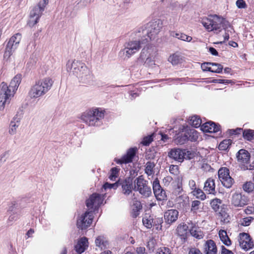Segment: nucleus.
I'll return each mask as SVG.
<instances>
[{
    "label": "nucleus",
    "mask_w": 254,
    "mask_h": 254,
    "mask_svg": "<svg viewBox=\"0 0 254 254\" xmlns=\"http://www.w3.org/2000/svg\"><path fill=\"white\" fill-rule=\"evenodd\" d=\"M155 244V240L153 238H150L148 242L147 247L149 249H152L154 247Z\"/></svg>",
    "instance_id": "60"
},
{
    "label": "nucleus",
    "mask_w": 254,
    "mask_h": 254,
    "mask_svg": "<svg viewBox=\"0 0 254 254\" xmlns=\"http://www.w3.org/2000/svg\"><path fill=\"white\" fill-rule=\"evenodd\" d=\"M88 246V240L85 237L80 238L74 246L75 251L81 254L83 253Z\"/></svg>",
    "instance_id": "23"
},
{
    "label": "nucleus",
    "mask_w": 254,
    "mask_h": 254,
    "mask_svg": "<svg viewBox=\"0 0 254 254\" xmlns=\"http://www.w3.org/2000/svg\"><path fill=\"white\" fill-rule=\"evenodd\" d=\"M96 246L101 249H106L109 245L108 242L103 236L98 237L95 240Z\"/></svg>",
    "instance_id": "30"
},
{
    "label": "nucleus",
    "mask_w": 254,
    "mask_h": 254,
    "mask_svg": "<svg viewBox=\"0 0 254 254\" xmlns=\"http://www.w3.org/2000/svg\"><path fill=\"white\" fill-rule=\"evenodd\" d=\"M154 193L157 199L159 200H164L166 199L167 196L165 191L162 189L158 190V191H157Z\"/></svg>",
    "instance_id": "43"
},
{
    "label": "nucleus",
    "mask_w": 254,
    "mask_h": 254,
    "mask_svg": "<svg viewBox=\"0 0 254 254\" xmlns=\"http://www.w3.org/2000/svg\"><path fill=\"white\" fill-rule=\"evenodd\" d=\"M225 20L216 15L210 16L208 18H203L201 23L205 29L208 31H215L217 33L220 32L222 28L226 29L224 27Z\"/></svg>",
    "instance_id": "6"
},
{
    "label": "nucleus",
    "mask_w": 254,
    "mask_h": 254,
    "mask_svg": "<svg viewBox=\"0 0 254 254\" xmlns=\"http://www.w3.org/2000/svg\"><path fill=\"white\" fill-rule=\"evenodd\" d=\"M142 223L145 227L150 229L154 226V219L150 215H145L142 219Z\"/></svg>",
    "instance_id": "33"
},
{
    "label": "nucleus",
    "mask_w": 254,
    "mask_h": 254,
    "mask_svg": "<svg viewBox=\"0 0 254 254\" xmlns=\"http://www.w3.org/2000/svg\"><path fill=\"white\" fill-rule=\"evenodd\" d=\"M179 212L176 209H170L165 212L164 219L165 222L171 224L175 222L178 218Z\"/></svg>",
    "instance_id": "19"
},
{
    "label": "nucleus",
    "mask_w": 254,
    "mask_h": 254,
    "mask_svg": "<svg viewBox=\"0 0 254 254\" xmlns=\"http://www.w3.org/2000/svg\"><path fill=\"white\" fill-rule=\"evenodd\" d=\"M220 254H234L231 250L226 249L224 246H221Z\"/></svg>",
    "instance_id": "57"
},
{
    "label": "nucleus",
    "mask_w": 254,
    "mask_h": 254,
    "mask_svg": "<svg viewBox=\"0 0 254 254\" xmlns=\"http://www.w3.org/2000/svg\"><path fill=\"white\" fill-rule=\"evenodd\" d=\"M211 63H204L201 64V67L203 71H209L211 72Z\"/></svg>",
    "instance_id": "55"
},
{
    "label": "nucleus",
    "mask_w": 254,
    "mask_h": 254,
    "mask_svg": "<svg viewBox=\"0 0 254 254\" xmlns=\"http://www.w3.org/2000/svg\"><path fill=\"white\" fill-rule=\"evenodd\" d=\"M222 200L217 198L213 199L210 202V205L212 208L215 211H217L219 209Z\"/></svg>",
    "instance_id": "36"
},
{
    "label": "nucleus",
    "mask_w": 254,
    "mask_h": 254,
    "mask_svg": "<svg viewBox=\"0 0 254 254\" xmlns=\"http://www.w3.org/2000/svg\"><path fill=\"white\" fill-rule=\"evenodd\" d=\"M155 164L153 162L148 161L145 165V172L148 176H152L154 174Z\"/></svg>",
    "instance_id": "34"
},
{
    "label": "nucleus",
    "mask_w": 254,
    "mask_h": 254,
    "mask_svg": "<svg viewBox=\"0 0 254 254\" xmlns=\"http://www.w3.org/2000/svg\"><path fill=\"white\" fill-rule=\"evenodd\" d=\"M122 188V192L126 195H128L133 190V185L132 179L127 178L122 181L121 183Z\"/></svg>",
    "instance_id": "18"
},
{
    "label": "nucleus",
    "mask_w": 254,
    "mask_h": 254,
    "mask_svg": "<svg viewBox=\"0 0 254 254\" xmlns=\"http://www.w3.org/2000/svg\"><path fill=\"white\" fill-rule=\"evenodd\" d=\"M246 214H251L254 213V207L253 206H248L244 210Z\"/></svg>",
    "instance_id": "63"
},
{
    "label": "nucleus",
    "mask_w": 254,
    "mask_h": 254,
    "mask_svg": "<svg viewBox=\"0 0 254 254\" xmlns=\"http://www.w3.org/2000/svg\"><path fill=\"white\" fill-rule=\"evenodd\" d=\"M156 53L155 49L150 45L144 47L141 51L138 61H144L146 57H154Z\"/></svg>",
    "instance_id": "21"
},
{
    "label": "nucleus",
    "mask_w": 254,
    "mask_h": 254,
    "mask_svg": "<svg viewBox=\"0 0 254 254\" xmlns=\"http://www.w3.org/2000/svg\"><path fill=\"white\" fill-rule=\"evenodd\" d=\"M14 94L8 89L6 83L2 82L0 85V111H2L7 104H9Z\"/></svg>",
    "instance_id": "9"
},
{
    "label": "nucleus",
    "mask_w": 254,
    "mask_h": 254,
    "mask_svg": "<svg viewBox=\"0 0 254 254\" xmlns=\"http://www.w3.org/2000/svg\"><path fill=\"white\" fill-rule=\"evenodd\" d=\"M182 61L183 59L182 56L176 53L171 55L168 58V61L173 65H177L182 63Z\"/></svg>",
    "instance_id": "32"
},
{
    "label": "nucleus",
    "mask_w": 254,
    "mask_h": 254,
    "mask_svg": "<svg viewBox=\"0 0 254 254\" xmlns=\"http://www.w3.org/2000/svg\"><path fill=\"white\" fill-rule=\"evenodd\" d=\"M190 235L197 240L202 239L204 236L203 232L200 227L194 226L190 230Z\"/></svg>",
    "instance_id": "28"
},
{
    "label": "nucleus",
    "mask_w": 254,
    "mask_h": 254,
    "mask_svg": "<svg viewBox=\"0 0 254 254\" xmlns=\"http://www.w3.org/2000/svg\"><path fill=\"white\" fill-rule=\"evenodd\" d=\"M118 186H119V184H118V182H116L113 184H110L108 183H106L103 185V187L105 190H106L107 189H111L112 188L114 189H116L118 188Z\"/></svg>",
    "instance_id": "49"
},
{
    "label": "nucleus",
    "mask_w": 254,
    "mask_h": 254,
    "mask_svg": "<svg viewBox=\"0 0 254 254\" xmlns=\"http://www.w3.org/2000/svg\"><path fill=\"white\" fill-rule=\"evenodd\" d=\"M200 129L205 132H216L220 129L219 126L214 123L209 121L207 122L200 126Z\"/></svg>",
    "instance_id": "20"
},
{
    "label": "nucleus",
    "mask_w": 254,
    "mask_h": 254,
    "mask_svg": "<svg viewBox=\"0 0 254 254\" xmlns=\"http://www.w3.org/2000/svg\"><path fill=\"white\" fill-rule=\"evenodd\" d=\"M162 188L160 185L159 182L157 179H156L153 183V190L154 193L158 191V190H161Z\"/></svg>",
    "instance_id": "51"
},
{
    "label": "nucleus",
    "mask_w": 254,
    "mask_h": 254,
    "mask_svg": "<svg viewBox=\"0 0 254 254\" xmlns=\"http://www.w3.org/2000/svg\"><path fill=\"white\" fill-rule=\"evenodd\" d=\"M237 158L241 163H248L250 159V154L246 150L240 149L237 153Z\"/></svg>",
    "instance_id": "25"
},
{
    "label": "nucleus",
    "mask_w": 254,
    "mask_h": 254,
    "mask_svg": "<svg viewBox=\"0 0 254 254\" xmlns=\"http://www.w3.org/2000/svg\"><path fill=\"white\" fill-rule=\"evenodd\" d=\"M190 124L194 127H198L201 124V120L198 116H193L190 120Z\"/></svg>",
    "instance_id": "38"
},
{
    "label": "nucleus",
    "mask_w": 254,
    "mask_h": 254,
    "mask_svg": "<svg viewBox=\"0 0 254 254\" xmlns=\"http://www.w3.org/2000/svg\"><path fill=\"white\" fill-rule=\"evenodd\" d=\"M153 59L154 57H148L145 59V61H141V62H143V64L146 67H152L155 64Z\"/></svg>",
    "instance_id": "40"
},
{
    "label": "nucleus",
    "mask_w": 254,
    "mask_h": 254,
    "mask_svg": "<svg viewBox=\"0 0 254 254\" xmlns=\"http://www.w3.org/2000/svg\"><path fill=\"white\" fill-rule=\"evenodd\" d=\"M163 222V220L160 218H157L154 220V226H156V229H161V224Z\"/></svg>",
    "instance_id": "56"
},
{
    "label": "nucleus",
    "mask_w": 254,
    "mask_h": 254,
    "mask_svg": "<svg viewBox=\"0 0 254 254\" xmlns=\"http://www.w3.org/2000/svg\"><path fill=\"white\" fill-rule=\"evenodd\" d=\"M192 192L193 195L198 198H199L201 200H204L206 198L205 194L201 189L196 188L195 190H193Z\"/></svg>",
    "instance_id": "42"
},
{
    "label": "nucleus",
    "mask_w": 254,
    "mask_h": 254,
    "mask_svg": "<svg viewBox=\"0 0 254 254\" xmlns=\"http://www.w3.org/2000/svg\"><path fill=\"white\" fill-rule=\"evenodd\" d=\"M48 0L40 1L37 5L35 6L31 11L27 23L30 27H33L38 22L45 9V7L48 3Z\"/></svg>",
    "instance_id": "8"
},
{
    "label": "nucleus",
    "mask_w": 254,
    "mask_h": 254,
    "mask_svg": "<svg viewBox=\"0 0 254 254\" xmlns=\"http://www.w3.org/2000/svg\"><path fill=\"white\" fill-rule=\"evenodd\" d=\"M211 72L215 73H221L222 71L223 67L221 64L211 63Z\"/></svg>",
    "instance_id": "37"
},
{
    "label": "nucleus",
    "mask_w": 254,
    "mask_h": 254,
    "mask_svg": "<svg viewBox=\"0 0 254 254\" xmlns=\"http://www.w3.org/2000/svg\"><path fill=\"white\" fill-rule=\"evenodd\" d=\"M203 189L208 193L215 194L216 191L214 180L211 178H208L204 183Z\"/></svg>",
    "instance_id": "26"
},
{
    "label": "nucleus",
    "mask_w": 254,
    "mask_h": 254,
    "mask_svg": "<svg viewBox=\"0 0 254 254\" xmlns=\"http://www.w3.org/2000/svg\"><path fill=\"white\" fill-rule=\"evenodd\" d=\"M156 254H172L170 250L166 247H162L158 249Z\"/></svg>",
    "instance_id": "50"
},
{
    "label": "nucleus",
    "mask_w": 254,
    "mask_h": 254,
    "mask_svg": "<svg viewBox=\"0 0 254 254\" xmlns=\"http://www.w3.org/2000/svg\"><path fill=\"white\" fill-rule=\"evenodd\" d=\"M153 140L152 135H148L143 138L142 143L144 145H148Z\"/></svg>",
    "instance_id": "53"
},
{
    "label": "nucleus",
    "mask_w": 254,
    "mask_h": 254,
    "mask_svg": "<svg viewBox=\"0 0 254 254\" xmlns=\"http://www.w3.org/2000/svg\"><path fill=\"white\" fill-rule=\"evenodd\" d=\"M236 5L239 8H243L246 7V4L244 0H237L236 1Z\"/></svg>",
    "instance_id": "58"
},
{
    "label": "nucleus",
    "mask_w": 254,
    "mask_h": 254,
    "mask_svg": "<svg viewBox=\"0 0 254 254\" xmlns=\"http://www.w3.org/2000/svg\"><path fill=\"white\" fill-rule=\"evenodd\" d=\"M22 76L21 74H17L11 80L10 82L9 86H8V90L10 92L14 95L15 91L17 90L20 83H21Z\"/></svg>",
    "instance_id": "24"
},
{
    "label": "nucleus",
    "mask_w": 254,
    "mask_h": 254,
    "mask_svg": "<svg viewBox=\"0 0 254 254\" xmlns=\"http://www.w3.org/2000/svg\"><path fill=\"white\" fill-rule=\"evenodd\" d=\"M103 200L102 196L99 194L94 193L90 196L86 202L88 210L77 221L78 228L83 230L90 226L93 218V211L98 207Z\"/></svg>",
    "instance_id": "1"
},
{
    "label": "nucleus",
    "mask_w": 254,
    "mask_h": 254,
    "mask_svg": "<svg viewBox=\"0 0 254 254\" xmlns=\"http://www.w3.org/2000/svg\"><path fill=\"white\" fill-rule=\"evenodd\" d=\"M232 142V140L230 139H225L220 143L219 149L221 150H226L230 147Z\"/></svg>",
    "instance_id": "35"
},
{
    "label": "nucleus",
    "mask_w": 254,
    "mask_h": 254,
    "mask_svg": "<svg viewBox=\"0 0 254 254\" xmlns=\"http://www.w3.org/2000/svg\"><path fill=\"white\" fill-rule=\"evenodd\" d=\"M104 117V111L97 108L83 113L81 116V119L89 126H96L100 125V121Z\"/></svg>",
    "instance_id": "5"
},
{
    "label": "nucleus",
    "mask_w": 254,
    "mask_h": 254,
    "mask_svg": "<svg viewBox=\"0 0 254 254\" xmlns=\"http://www.w3.org/2000/svg\"><path fill=\"white\" fill-rule=\"evenodd\" d=\"M218 235L221 241L223 244L227 247L230 246L232 244L231 241L229 238L227 232L224 230H220L219 231Z\"/></svg>",
    "instance_id": "29"
},
{
    "label": "nucleus",
    "mask_w": 254,
    "mask_h": 254,
    "mask_svg": "<svg viewBox=\"0 0 254 254\" xmlns=\"http://www.w3.org/2000/svg\"><path fill=\"white\" fill-rule=\"evenodd\" d=\"M169 171L171 174L177 175L179 173V167L177 165H171L169 168Z\"/></svg>",
    "instance_id": "52"
},
{
    "label": "nucleus",
    "mask_w": 254,
    "mask_h": 254,
    "mask_svg": "<svg viewBox=\"0 0 254 254\" xmlns=\"http://www.w3.org/2000/svg\"><path fill=\"white\" fill-rule=\"evenodd\" d=\"M229 132L231 134H238L243 132V129L241 128H237L235 129H230Z\"/></svg>",
    "instance_id": "61"
},
{
    "label": "nucleus",
    "mask_w": 254,
    "mask_h": 254,
    "mask_svg": "<svg viewBox=\"0 0 254 254\" xmlns=\"http://www.w3.org/2000/svg\"><path fill=\"white\" fill-rule=\"evenodd\" d=\"M21 39V35L20 33H16L10 38L5 48L4 57L10 56L12 52L17 49Z\"/></svg>",
    "instance_id": "13"
},
{
    "label": "nucleus",
    "mask_w": 254,
    "mask_h": 254,
    "mask_svg": "<svg viewBox=\"0 0 254 254\" xmlns=\"http://www.w3.org/2000/svg\"><path fill=\"white\" fill-rule=\"evenodd\" d=\"M146 182L142 176L136 178L133 182V190L138 191L141 195L147 197L151 195V189L147 186Z\"/></svg>",
    "instance_id": "10"
},
{
    "label": "nucleus",
    "mask_w": 254,
    "mask_h": 254,
    "mask_svg": "<svg viewBox=\"0 0 254 254\" xmlns=\"http://www.w3.org/2000/svg\"><path fill=\"white\" fill-rule=\"evenodd\" d=\"M189 254H202L201 252L195 248H191L190 249Z\"/></svg>",
    "instance_id": "59"
},
{
    "label": "nucleus",
    "mask_w": 254,
    "mask_h": 254,
    "mask_svg": "<svg viewBox=\"0 0 254 254\" xmlns=\"http://www.w3.org/2000/svg\"><path fill=\"white\" fill-rule=\"evenodd\" d=\"M20 118L18 116H15L12 119L9 125L8 132L11 135H14L16 133V130L20 125Z\"/></svg>",
    "instance_id": "27"
},
{
    "label": "nucleus",
    "mask_w": 254,
    "mask_h": 254,
    "mask_svg": "<svg viewBox=\"0 0 254 254\" xmlns=\"http://www.w3.org/2000/svg\"><path fill=\"white\" fill-rule=\"evenodd\" d=\"M53 80L47 77L39 80L31 86L28 94L31 99H36L45 95L52 88Z\"/></svg>",
    "instance_id": "2"
},
{
    "label": "nucleus",
    "mask_w": 254,
    "mask_h": 254,
    "mask_svg": "<svg viewBox=\"0 0 254 254\" xmlns=\"http://www.w3.org/2000/svg\"><path fill=\"white\" fill-rule=\"evenodd\" d=\"M201 204L200 201L194 200L191 203V210L194 212H196L197 210L199 208V206Z\"/></svg>",
    "instance_id": "48"
},
{
    "label": "nucleus",
    "mask_w": 254,
    "mask_h": 254,
    "mask_svg": "<svg viewBox=\"0 0 254 254\" xmlns=\"http://www.w3.org/2000/svg\"><path fill=\"white\" fill-rule=\"evenodd\" d=\"M248 202L247 197L241 193L236 192L232 195L231 203L235 207H244Z\"/></svg>",
    "instance_id": "16"
},
{
    "label": "nucleus",
    "mask_w": 254,
    "mask_h": 254,
    "mask_svg": "<svg viewBox=\"0 0 254 254\" xmlns=\"http://www.w3.org/2000/svg\"><path fill=\"white\" fill-rule=\"evenodd\" d=\"M188 226L187 224L183 223L178 226L177 229L178 234L185 239L187 237L188 231Z\"/></svg>",
    "instance_id": "31"
},
{
    "label": "nucleus",
    "mask_w": 254,
    "mask_h": 254,
    "mask_svg": "<svg viewBox=\"0 0 254 254\" xmlns=\"http://www.w3.org/2000/svg\"><path fill=\"white\" fill-rule=\"evenodd\" d=\"M162 27V23L160 20L151 21L146 24L144 28L142 30V36L141 37L145 39L148 38V42L150 40L154 39L157 35Z\"/></svg>",
    "instance_id": "7"
},
{
    "label": "nucleus",
    "mask_w": 254,
    "mask_h": 254,
    "mask_svg": "<svg viewBox=\"0 0 254 254\" xmlns=\"http://www.w3.org/2000/svg\"><path fill=\"white\" fill-rule=\"evenodd\" d=\"M218 177L222 185L227 188L232 187L233 179L230 176L229 170L227 168H222L218 171Z\"/></svg>",
    "instance_id": "15"
},
{
    "label": "nucleus",
    "mask_w": 254,
    "mask_h": 254,
    "mask_svg": "<svg viewBox=\"0 0 254 254\" xmlns=\"http://www.w3.org/2000/svg\"><path fill=\"white\" fill-rule=\"evenodd\" d=\"M243 189L245 191L252 192L254 189V184L251 182H246L243 185Z\"/></svg>",
    "instance_id": "45"
},
{
    "label": "nucleus",
    "mask_w": 254,
    "mask_h": 254,
    "mask_svg": "<svg viewBox=\"0 0 254 254\" xmlns=\"http://www.w3.org/2000/svg\"><path fill=\"white\" fill-rule=\"evenodd\" d=\"M243 134L245 139L251 140L254 136V131L251 129H245L243 131Z\"/></svg>",
    "instance_id": "41"
},
{
    "label": "nucleus",
    "mask_w": 254,
    "mask_h": 254,
    "mask_svg": "<svg viewBox=\"0 0 254 254\" xmlns=\"http://www.w3.org/2000/svg\"><path fill=\"white\" fill-rule=\"evenodd\" d=\"M137 149L135 148H130L127 152V154L124 155L121 159H116L115 161L118 164H127L132 161L134 157Z\"/></svg>",
    "instance_id": "17"
},
{
    "label": "nucleus",
    "mask_w": 254,
    "mask_h": 254,
    "mask_svg": "<svg viewBox=\"0 0 254 254\" xmlns=\"http://www.w3.org/2000/svg\"><path fill=\"white\" fill-rule=\"evenodd\" d=\"M204 252L205 254H217V247L214 241L209 240L205 242Z\"/></svg>",
    "instance_id": "22"
},
{
    "label": "nucleus",
    "mask_w": 254,
    "mask_h": 254,
    "mask_svg": "<svg viewBox=\"0 0 254 254\" xmlns=\"http://www.w3.org/2000/svg\"><path fill=\"white\" fill-rule=\"evenodd\" d=\"M134 207L132 208L133 211V215L136 217L139 215V211L142 208L141 203L139 201H136L133 204Z\"/></svg>",
    "instance_id": "46"
},
{
    "label": "nucleus",
    "mask_w": 254,
    "mask_h": 254,
    "mask_svg": "<svg viewBox=\"0 0 254 254\" xmlns=\"http://www.w3.org/2000/svg\"><path fill=\"white\" fill-rule=\"evenodd\" d=\"M238 241L240 248L246 251L254 248V242L250 235L246 233H241L238 236Z\"/></svg>",
    "instance_id": "12"
},
{
    "label": "nucleus",
    "mask_w": 254,
    "mask_h": 254,
    "mask_svg": "<svg viewBox=\"0 0 254 254\" xmlns=\"http://www.w3.org/2000/svg\"><path fill=\"white\" fill-rule=\"evenodd\" d=\"M198 138V133L194 128H186L184 135L178 137V142L184 144L187 140L196 141Z\"/></svg>",
    "instance_id": "14"
},
{
    "label": "nucleus",
    "mask_w": 254,
    "mask_h": 254,
    "mask_svg": "<svg viewBox=\"0 0 254 254\" xmlns=\"http://www.w3.org/2000/svg\"><path fill=\"white\" fill-rule=\"evenodd\" d=\"M171 159H174L179 162H182L184 159H190L192 154L190 151L181 149H172L168 154Z\"/></svg>",
    "instance_id": "11"
},
{
    "label": "nucleus",
    "mask_w": 254,
    "mask_h": 254,
    "mask_svg": "<svg viewBox=\"0 0 254 254\" xmlns=\"http://www.w3.org/2000/svg\"><path fill=\"white\" fill-rule=\"evenodd\" d=\"M219 218L221 222L224 224L228 223L230 219L228 214L222 211L219 213Z\"/></svg>",
    "instance_id": "39"
},
{
    "label": "nucleus",
    "mask_w": 254,
    "mask_h": 254,
    "mask_svg": "<svg viewBox=\"0 0 254 254\" xmlns=\"http://www.w3.org/2000/svg\"><path fill=\"white\" fill-rule=\"evenodd\" d=\"M253 220V218L252 217H245L240 220V224L245 226H249Z\"/></svg>",
    "instance_id": "47"
},
{
    "label": "nucleus",
    "mask_w": 254,
    "mask_h": 254,
    "mask_svg": "<svg viewBox=\"0 0 254 254\" xmlns=\"http://www.w3.org/2000/svg\"><path fill=\"white\" fill-rule=\"evenodd\" d=\"M180 37H179V39L187 41V42H190L192 40V37L186 35L184 33H181L180 34Z\"/></svg>",
    "instance_id": "54"
},
{
    "label": "nucleus",
    "mask_w": 254,
    "mask_h": 254,
    "mask_svg": "<svg viewBox=\"0 0 254 254\" xmlns=\"http://www.w3.org/2000/svg\"><path fill=\"white\" fill-rule=\"evenodd\" d=\"M66 70L72 73L83 82H85L90 77V70L84 63L78 61H68L66 64Z\"/></svg>",
    "instance_id": "3"
},
{
    "label": "nucleus",
    "mask_w": 254,
    "mask_h": 254,
    "mask_svg": "<svg viewBox=\"0 0 254 254\" xmlns=\"http://www.w3.org/2000/svg\"><path fill=\"white\" fill-rule=\"evenodd\" d=\"M119 170L116 167L113 168L111 169L109 176V178L110 179V180H111V181H115L116 180V179L118 177Z\"/></svg>",
    "instance_id": "44"
},
{
    "label": "nucleus",
    "mask_w": 254,
    "mask_h": 254,
    "mask_svg": "<svg viewBox=\"0 0 254 254\" xmlns=\"http://www.w3.org/2000/svg\"><path fill=\"white\" fill-rule=\"evenodd\" d=\"M189 185L190 188L192 190H194L196 189L195 182L194 181L191 180L189 181Z\"/></svg>",
    "instance_id": "64"
},
{
    "label": "nucleus",
    "mask_w": 254,
    "mask_h": 254,
    "mask_svg": "<svg viewBox=\"0 0 254 254\" xmlns=\"http://www.w3.org/2000/svg\"><path fill=\"white\" fill-rule=\"evenodd\" d=\"M136 252L137 254H147L145 252V249L144 247H137L136 249Z\"/></svg>",
    "instance_id": "62"
},
{
    "label": "nucleus",
    "mask_w": 254,
    "mask_h": 254,
    "mask_svg": "<svg viewBox=\"0 0 254 254\" xmlns=\"http://www.w3.org/2000/svg\"><path fill=\"white\" fill-rule=\"evenodd\" d=\"M138 36L140 39L128 42L125 45V48L120 51L119 55L121 58L124 60L128 59L132 55L139 51L142 45L148 43V38L143 39L140 34Z\"/></svg>",
    "instance_id": "4"
}]
</instances>
